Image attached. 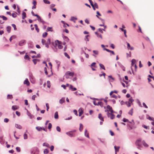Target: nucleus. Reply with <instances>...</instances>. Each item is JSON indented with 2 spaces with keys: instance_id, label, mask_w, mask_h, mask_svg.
Returning a JSON list of instances; mask_svg holds the SVG:
<instances>
[{
  "instance_id": "obj_60",
  "label": "nucleus",
  "mask_w": 154,
  "mask_h": 154,
  "mask_svg": "<svg viewBox=\"0 0 154 154\" xmlns=\"http://www.w3.org/2000/svg\"><path fill=\"white\" fill-rule=\"evenodd\" d=\"M36 97V96L35 95H33L32 97V99L34 100H35Z\"/></svg>"
},
{
  "instance_id": "obj_15",
  "label": "nucleus",
  "mask_w": 154,
  "mask_h": 154,
  "mask_svg": "<svg viewBox=\"0 0 154 154\" xmlns=\"http://www.w3.org/2000/svg\"><path fill=\"white\" fill-rule=\"evenodd\" d=\"M120 147L119 146H114V148L115 150V152L116 153L117 152H118L119 151V149H120Z\"/></svg>"
},
{
  "instance_id": "obj_43",
  "label": "nucleus",
  "mask_w": 154,
  "mask_h": 154,
  "mask_svg": "<svg viewBox=\"0 0 154 154\" xmlns=\"http://www.w3.org/2000/svg\"><path fill=\"white\" fill-rule=\"evenodd\" d=\"M64 54L65 56L66 57H67L69 59L70 58V57L66 52H65L64 53Z\"/></svg>"
},
{
  "instance_id": "obj_50",
  "label": "nucleus",
  "mask_w": 154,
  "mask_h": 154,
  "mask_svg": "<svg viewBox=\"0 0 154 154\" xmlns=\"http://www.w3.org/2000/svg\"><path fill=\"white\" fill-rule=\"evenodd\" d=\"M12 26L14 28V30H16L17 29L16 26L14 24H12Z\"/></svg>"
},
{
  "instance_id": "obj_29",
  "label": "nucleus",
  "mask_w": 154,
  "mask_h": 154,
  "mask_svg": "<svg viewBox=\"0 0 154 154\" xmlns=\"http://www.w3.org/2000/svg\"><path fill=\"white\" fill-rule=\"evenodd\" d=\"M83 128V125L82 124H80V128H79V130L80 131H82Z\"/></svg>"
},
{
  "instance_id": "obj_56",
  "label": "nucleus",
  "mask_w": 154,
  "mask_h": 154,
  "mask_svg": "<svg viewBox=\"0 0 154 154\" xmlns=\"http://www.w3.org/2000/svg\"><path fill=\"white\" fill-rule=\"evenodd\" d=\"M134 100H133L132 98H130L129 99V101L130 102V103H131L133 102Z\"/></svg>"
},
{
  "instance_id": "obj_22",
  "label": "nucleus",
  "mask_w": 154,
  "mask_h": 154,
  "mask_svg": "<svg viewBox=\"0 0 154 154\" xmlns=\"http://www.w3.org/2000/svg\"><path fill=\"white\" fill-rule=\"evenodd\" d=\"M79 116H80L83 113V111L82 109H79Z\"/></svg>"
},
{
  "instance_id": "obj_35",
  "label": "nucleus",
  "mask_w": 154,
  "mask_h": 154,
  "mask_svg": "<svg viewBox=\"0 0 154 154\" xmlns=\"http://www.w3.org/2000/svg\"><path fill=\"white\" fill-rule=\"evenodd\" d=\"M48 33L46 32H45L42 34V36L44 38L47 35Z\"/></svg>"
},
{
  "instance_id": "obj_32",
  "label": "nucleus",
  "mask_w": 154,
  "mask_h": 154,
  "mask_svg": "<svg viewBox=\"0 0 154 154\" xmlns=\"http://www.w3.org/2000/svg\"><path fill=\"white\" fill-rule=\"evenodd\" d=\"M8 32L9 33L11 30V27L10 26H8L7 27Z\"/></svg>"
},
{
  "instance_id": "obj_9",
  "label": "nucleus",
  "mask_w": 154,
  "mask_h": 154,
  "mask_svg": "<svg viewBox=\"0 0 154 154\" xmlns=\"http://www.w3.org/2000/svg\"><path fill=\"white\" fill-rule=\"evenodd\" d=\"M98 118L101 121H102V122L104 121L103 118L101 113L99 114Z\"/></svg>"
},
{
  "instance_id": "obj_63",
  "label": "nucleus",
  "mask_w": 154,
  "mask_h": 154,
  "mask_svg": "<svg viewBox=\"0 0 154 154\" xmlns=\"http://www.w3.org/2000/svg\"><path fill=\"white\" fill-rule=\"evenodd\" d=\"M93 52L96 54H98V51H97L94 50L93 51Z\"/></svg>"
},
{
  "instance_id": "obj_5",
  "label": "nucleus",
  "mask_w": 154,
  "mask_h": 154,
  "mask_svg": "<svg viewBox=\"0 0 154 154\" xmlns=\"http://www.w3.org/2000/svg\"><path fill=\"white\" fill-rule=\"evenodd\" d=\"M106 108L109 112H110L111 113L113 112V110L112 107L109 105H107L106 106Z\"/></svg>"
},
{
  "instance_id": "obj_44",
  "label": "nucleus",
  "mask_w": 154,
  "mask_h": 154,
  "mask_svg": "<svg viewBox=\"0 0 154 154\" xmlns=\"http://www.w3.org/2000/svg\"><path fill=\"white\" fill-rule=\"evenodd\" d=\"M133 109H132L129 111V112H128V113L129 114H130L132 116L133 114Z\"/></svg>"
},
{
  "instance_id": "obj_12",
  "label": "nucleus",
  "mask_w": 154,
  "mask_h": 154,
  "mask_svg": "<svg viewBox=\"0 0 154 154\" xmlns=\"http://www.w3.org/2000/svg\"><path fill=\"white\" fill-rule=\"evenodd\" d=\"M136 63V60L134 59H133L131 60V66H134Z\"/></svg>"
},
{
  "instance_id": "obj_48",
  "label": "nucleus",
  "mask_w": 154,
  "mask_h": 154,
  "mask_svg": "<svg viewBox=\"0 0 154 154\" xmlns=\"http://www.w3.org/2000/svg\"><path fill=\"white\" fill-rule=\"evenodd\" d=\"M143 145L146 147H147L148 146V145L146 144L145 142L143 141Z\"/></svg>"
},
{
  "instance_id": "obj_49",
  "label": "nucleus",
  "mask_w": 154,
  "mask_h": 154,
  "mask_svg": "<svg viewBox=\"0 0 154 154\" xmlns=\"http://www.w3.org/2000/svg\"><path fill=\"white\" fill-rule=\"evenodd\" d=\"M103 30L105 31V30L103 29H101V28H99L98 29V31L102 33H103Z\"/></svg>"
},
{
  "instance_id": "obj_16",
  "label": "nucleus",
  "mask_w": 154,
  "mask_h": 154,
  "mask_svg": "<svg viewBox=\"0 0 154 154\" xmlns=\"http://www.w3.org/2000/svg\"><path fill=\"white\" fill-rule=\"evenodd\" d=\"M65 101V99L64 98H62L59 101L60 103L62 104L63 103H64Z\"/></svg>"
},
{
  "instance_id": "obj_17",
  "label": "nucleus",
  "mask_w": 154,
  "mask_h": 154,
  "mask_svg": "<svg viewBox=\"0 0 154 154\" xmlns=\"http://www.w3.org/2000/svg\"><path fill=\"white\" fill-rule=\"evenodd\" d=\"M53 31L52 27H48L46 31L47 32L51 31L52 32Z\"/></svg>"
},
{
  "instance_id": "obj_25",
  "label": "nucleus",
  "mask_w": 154,
  "mask_h": 154,
  "mask_svg": "<svg viewBox=\"0 0 154 154\" xmlns=\"http://www.w3.org/2000/svg\"><path fill=\"white\" fill-rule=\"evenodd\" d=\"M34 26L35 27V30H36L37 32H39V29L37 25L36 24H35Z\"/></svg>"
},
{
  "instance_id": "obj_7",
  "label": "nucleus",
  "mask_w": 154,
  "mask_h": 154,
  "mask_svg": "<svg viewBox=\"0 0 154 154\" xmlns=\"http://www.w3.org/2000/svg\"><path fill=\"white\" fill-rule=\"evenodd\" d=\"M66 134L71 137H74L75 136V134L72 131L66 132Z\"/></svg>"
},
{
  "instance_id": "obj_47",
  "label": "nucleus",
  "mask_w": 154,
  "mask_h": 154,
  "mask_svg": "<svg viewBox=\"0 0 154 154\" xmlns=\"http://www.w3.org/2000/svg\"><path fill=\"white\" fill-rule=\"evenodd\" d=\"M94 7L96 8H98V6L97 4L96 3H95L94 4Z\"/></svg>"
},
{
  "instance_id": "obj_51",
  "label": "nucleus",
  "mask_w": 154,
  "mask_h": 154,
  "mask_svg": "<svg viewBox=\"0 0 154 154\" xmlns=\"http://www.w3.org/2000/svg\"><path fill=\"white\" fill-rule=\"evenodd\" d=\"M16 149L17 150V151L18 152H20V148L18 147H17L16 148Z\"/></svg>"
},
{
  "instance_id": "obj_33",
  "label": "nucleus",
  "mask_w": 154,
  "mask_h": 154,
  "mask_svg": "<svg viewBox=\"0 0 154 154\" xmlns=\"http://www.w3.org/2000/svg\"><path fill=\"white\" fill-rule=\"evenodd\" d=\"M126 104L128 106V107H130L131 106V104L130 102H125Z\"/></svg>"
},
{
  "instance_id": "obj_10",
  "label": "nucleus",
  "mask_w": 154,
  "mask_h": 154,
  "mask_svg": "<svg viewBox=\"0 0 154 154\" xmlns=\"http://www.w3.org/2000/svg\"><path fill=\"white\" fill-rule=\"evenodd\" d=\"M25 42V40H22L20 41L19 43V45L20 46H23V45L24 44V43Z\"/></svg>"
},
{
  "instance_id": "obj_53",
  "label": "nucleus",
  "mask_w": 154,
  "mask_h": 154,
  "mask_svg": "<svg viewBox=\"0 0 154 154\" xmlns=\"http://www.w3.org/2000/svg\"><path fill=\"white\" fill-rule=\"evenodd\" d=\"M24 138L25 139H27V135L26 134H24L23 135Z\"/></svg>"
},
{
  "instance_id": "obj_46",
  "label": "nucleus",
  "mask_w": 154,
  "mask_h": 154,
  "mask_svg": "<svg viewBox=\"0 0 154 154\" xmlns=\"http://www.w3.org/2000/svg\"><path fill=\"white\" fill-rule=\"evenodd\" d=\"M56 129L57 131L59 132H60L61 131V129L60 127L59 126H57L56 127Z\"/></svg>"
},
{
  "instance_id": "obj_1",
  "label": "nucleus",
  "mask_w": 154,
  "mask_h": 154,
  "mask_svg": "<svg viewBox=\"0 0 154 154\" xmlns=\"http://www.w3.org/2000/svg\"><path fill=\"white\" fill-rule=\"evenodd\" d=\"M74 75L73 72L68 71L65 73L64 76L67 79H71L73 76Z\"/></svg>"
},
{
  "instance_id": "obj_14",
  "label": "nucleus",
  "mask_w": 154,
  "mask_h": 154,
  "mask_svg": "<svg viewBox=\"0 0 154 154\" xmlns=\"http://www.w3.org/2000/svg\"><path fill=\"white\" fill-rule=\"evenodd\" d=\"M69 89H71L72 91H75L77 90L76 88H73V86L72 85H70Z\"/></svg>"
},
{
  "instance_id": "obj_52",
  "label": "nucleus",
  "mask_w": 154,
  "mask_h": 154,
  "mask_svg": "<svg viewBox=\"0 0 154 154\" xmlns=\"http://www.w3.org/2000/svg\"><path fill=\"white\" fill-rule=\"evenodd\" d=\"M52 127V125L51 123H49L48 124V128L49 129H50Z\"/></svg>"
},
{
  "instance_id": "obj_59",
  "label": "nucleus",
  "mask_w": 154,
  "mask_h": 154,
  "mask_svg": "<svg viewBox=\"0 0 154 154\" xmlns=\"http://www.w3.org/2000/svg\"><path fill=\"white\" fill-rule=\"evenodd\" d=\"M4 121L5 122H8L9 121V119H8L5 118L4 119Z\"/></svg>"
},
{
  "instance_id": "obj_3",
  "label": "nucleus",
  "mask_w": 154,
  "mask_h": 154,
  "mask_svg": "<svg viewBox=\"0 0 154 154\" xmlns=\"http://www.w3.org/2000/svg\"><path fill=\"white\" fill-rule=\"evenodd\" d=\"M56 45L57 46L58 48L61 49L63 48V46L61 45V42L58 40H57V41L55 42Z\"/></svg>"
},
{
  "instance_id": "obj_18",
  "label": "nucleus",
  "mask_w": 154,
  "mask_h": 154,
  "mask_svg": "<svg viewBox=\"0 0 154 154\" xmlns=\"http://www.w3.org/2000/svg\"><path fill=\"white\" fill-rule=\"evenodd\" d=\"M26 13L24 12H23L22 13V18L23 19H24L26 17Z\"/></svg>"
},
{
  "instance_id": "obj_42",
  "label": "nucleus",
  "mask_w": 154,
  "mask_h": 154,
  "mask_svg": "<svg viewBox=\"0 0 154 154\" xmlns=\"http://www.w3.org/2000/svg\"><path fill=\"white\" fill-rule=\"evenodd\" d=\"M47 67L46 66V67H45L44 68L45 72V74H46V75H47L48 74V72H47Z\"/></svg>"
},
{
  "instance_id": "obj_40",
  "label": "nucleus",
  "mask_w": 154,
  "mask_h": 154,
  "mask_svg": "<svg viewBox=\"0 0 154 154\" xmlns=\"http://www.w3.org/2000/svg\"><path fill=\"white\" fill-rule=\"evenodd\" d=\"M17 14L16 13H14L12 14V16L13 17H17Z\"/></svg>"
},
{
  "instance_id": "obj_45",
  "label": "nucleus",
  "mask_w": 154,
  "mask_h": 154,
  "mask_svg": "<svg viewBox=\"0 0 154 154\" xmlns=\"http://www.w3.org/2000/svg\"><path fill=\"white\" fill-rule=\"evenodd\" d=\"M46 106L47 107V110L48 111L49 108V104L48 103H46Z\"/></svg>"
},
{
  "instance_id": "obj_34",
  "label": "nucleus",
  "mask_w": 154,
  "mask_h": 154,
  "mask_svg": "<svg viewBox=\"0 0 154 154\" xmlns=\"http://www.w3.org/2000/svg\"><path fill=\"white\" fill-rule=\"evenodd\" d=\"M64 40L66 42H68L69 41V38L66 36H64Z\"/></svg>"
},
{
  "instance_id": "obj_31",
  "label": "nucleus",
  "mask_w": 154,
  "mask_h": 154,
  "mask_svg": "<svg viewBox=\"0 0 154 154\" xmlns=\"http://www.w3.org/2000/svg\"><path fill=\"white\" fill-rule=\"evenodd\" d=\"M13 98V96L12 95L8 94L7 96L8 99H11Z\"/></svg>"
},
{
  "instance_id": "obj_61",
  "label": "nucleus",
  "mask_w": 154,
  "mask_h": 154,
  "mask_svg": "<svg viewBox=\"0 0 154 154\" xmlns=\"http://www.w3.org/2000/svg\"><path fill=\"white\" fill-rule=\"evenodd\" d=\"M73 112L75 115L77 116V111L76 110H73Z\"/></svg>"
},
{
  "instance_id": "obj_41",
  "label": "nucleus",
  "mask_w": 154,
  "mask_h": 154,
  "mask_svg": "<svg viewBox=\"0 0 154 154\" xmlns=\"http://www.w3.org/2000/svg\"><path fill=\"white\" fill-rule=\"evenodd\" d=\"M47 86L48 88H50L51 86L50 83L49 81H48L47 82Z\"/></svg>"
},
{
  "instance_id": "obj_4",
  "label": "nucleus",
  "mask_w": 154,
  "mask_h": 154,
  "mask_svg": "<svg viewBox=\"0 0 154 154\" xmlns=\"http://www.w3.org/2000/svg\"><path fill=\"white\" fill-rule=\"evenodd\" d=\"M94 104L95 105H100L101 106L103 105L102 102L101 101H98L97 103L96 101H94Z\"/></svg>"
},
{
  "instance_id": "obj_6",
  "label": "nucleus",
  "mask_w": 154,
  "mask_h": 154,
  "mask_svg": "<svg viewBox=\"0 0 154 154\" xmlns=\"http://www.w3.org/2000/svg\"><path fill=\"white\" fill-rule=\"evenodd\" d=\"M30 80L33 83H34L35 82V79L32 75H30Z\"/></svg>"
},
{
  "instance_id": "obj_57",
  "label": "nucleus",
  "mask_w": 154,
  "mask_h": 154,
  "mask_svg": "<svg viewBox=\"0 0 154 154\" xmlns=\"http://www.w3.org/2000/svg\"><path fill=\"white\" fill-rule=\"evenodd\" d=\"M109 132H110V134L111 136H113L114 135V134L113 132L112 131H111V130H110Z\"/></svg>"
},
{
  "instance_id": "obj_28",
  "label": "nucleus",
  "mask_w": 154,
  "mask_h": 154,
  "mask_svg": "<svg viewBox=\"0 0 154 154\" xmlns=\"http://www.w3.org/2000/svg\"><path fill=\"white\" fill-rule=\"evenodd\" d=\"M95 34L97 35L98 37H100L101 39H102V35L101 34H99L97 32H95Z\"/></svg>"
},
{
  "instance_id": "obj_23",
  "label": "nucleus",
  "mask_w": 154,
  "mask_h": 154,
  "mask_svg": "<svg viewBox=\"0 0 154 154\" xmlns=\"http://www.w3.org/2000/svg\"><path fill=\"white\" fill-rule=\"evenodd\" d=\"M140 141L141 140H138L136 141V143L137 146H140V144L139 143V142H140Z\"/></svg>"
},
{
  "instance_id": "obj_36",
  "label": "nucleus",
  "mask_w": 154,
  "mask_h": 154,
  "mask_svg": "<svg viewBox=\"0 0 154 154\" xmlns=\"http://www.w3.org/2000/svg\"><path fill=\"white\" fill-rule=\"evenodd\" d=\"M24 58L25 59H28V60H29L30 59L29 56L27 54H26L25 55Z\"/></svg>"
},
{
  "instance_id": "obj_24",
  "label": "nucleus",
  "mask_w": 154,
  "mask_h": 154,
  "mask_svg": "<svg viewBox=\"0 0 154 154\" xmlns=\"http://www.w3.org/2000/svg\"><path fill=\"white\" fill-rule=\"evenodd\" d=\"M85 136L88 137H89L88 133L87 132V130H85Z\"/></svg>"
},
{
  "instance_id": "obj_19",
  "label": "nucleus",
  "mask_w": 154,
  "mask_h": 154,
  "mask_svg": "<svg viewBox=\"0 0 154 154\" xmlns=\"http://www.w3.org/2000/svg\"><path fill=\"white\" fill-rule=\"evenodd\" d=\"M18 107L17 106H13L12 107V109L14 110H16L18 108Z\"/></svg>"
},
{
  "instance_id": "obj_55",
  "label": "nucleus",
  "mask_w": 154,
  "mask_h": 154,
  "mask_svg": "<svg viewBox=\"0 0 154 154\" xmlns=\"http://www.w3.org/2000/svg\"><path fill=\"white\" fill-rule=\"evenodd\" d=\"M16 113L18 116H20V113L17 111H16Z\"/></svg>"
},
{
  "instance_id": "obj_26",
  "label": "nucleus",
  "mask_w": 154,
  "mask_h": 154,
  "mask_svg": "<svg viewBox=\"0 0 154 154\" xmlns=\"http://www.w3.org/2000/svg\"><path fill=\"white\" fill-rule=\"evenodd\" d=\"M0 17L2 18L4 20H6L7 19V18L4 16H0Z\"/></svg>"
},
{
  "instance_id": "obj_54",
  "label": "nucleus",
  "mask_w": 154,
  "mask_h": 154,
  "mask_svg": "<svg viewBox=\"0 0 154 154\" xmlns=\"http://www.w3.org/2000/svg\"><path fill=\"white\" fill-rule=\"evenodd\" d=\"M37 61H38V60L37 59L33 60V61L35 64L36 63Z\"/></svg>"
},
{
  "instance_id": "obj_11",
  "label": "nucleus",
  "mask_w": 154,
  "mask_h": 154,
  "mask_svg": "<svg viewBox=\"0 0 154 154\" xmlns=\"http://www.w3.org/2000/svg\"><path fill=\"white\" fill-rule=\"evenodd\" d=\"M127 48L128 49H129L131 50H133L134 49V48L133 47H131L130 44L128 43H127Z\"/></svg>"
},
{
  "instance_id": "obj_58",
  "label": "nucleus",
  "mask_w": 154,
  "mask_h": 154,
  "mask_svg": "<svg viewBox=\"0 0 154 154\" xmlns=\"http://www.w3.org/2000/svg\"><path fill=\"white\" fill-rule=\"evenodd\" d=\"M95 64H96L95 63H93L91 65V66H94V67H96V66H95Z\"/></svg>"
},
{
  "instance_id": "obj_38",
  "label": "nucleus",
  "mask_w": 154,
  "mask_h": 154,
  "mask_svg": "<svg viewBox=\"0 0 154 154\" xmlns=\"http://www.w3.org/2000/svg\"><path fill=\"white\" fill-rule=\"evenodd\" d=\"M44 153L45 154H47L49 152V151L47 149H45L44 151Z\"/></svg>"
},
{
  "instance_id": "obj_20",
  "label": "nucleus",
  "mask_w": 154,
  "mask_h": 154,
  "mask_svg": "<svg viewBox=\"0 0 154 154\" xmlns=\"http://www.w3.org/2000/svg\"><path fill=\"white\" fill-rule=\"evenodd\" d=\"M15 126L16 128L19 129H21L22 128V126L20 125L17 124H15Z\"/></svg>"
},
{
  "instance_id": "obj_62",
  "label": "nucleus",
  "mask_w": 154,
  "mask_h": 154,
  "mask_svg": "<svg viewBox=\"0 0 154 154\" xmlns=\"http://www.w3.org/2000/svg\"><path fill=\"white\" fill-rule=\"evenodd\" d=\"M88 0L90 2L91 6H93L92 5H94V4H93V2H92V1L91 0Z\"/></svg>"
},
{
  "instance_id": "obj_39",
  "label": "nucleus",
  "mask_w": 154,
  "mask_h": 154,
  "mask_svg": "<svg viewBox=\"0 0 154 154\" xmlns=\"http://www.w3.org/2000/svg\"><path fill=\"white\" fill-rule=\"evenodd\" d=\"M44 2L46 4H50V2L48 0H43Z\"/></svg>"
},
{
  "instance_id": "obj_64",
  "label": "nucleus",
  "mask_w": 154,
  "mask_h": 154,
  "mask_svg": "<svg viewBox=\"0 0 154 154\" xmlns=\"http://www.w3.org/2000/svg\"><path fill=\"white\" fill-rule=\"evenodd\" d=\"M112 97L113 98H115V99H117V96H116L115 94H113L112 96Z\"/></svg>"
},
{
  "instance_id": "obj_27",
  "label": "nucleus",
  "mask_w": 154,
  "mask_h": 154,
  "mask_svg": "<svg viewBox=\"0 0 154 154\" xmlns=\"http://www.w3.org/2000/svg\"><path fill=\"white\" fill-rule=\"evenodd\" d=\"M36 129L39 131H41L42 130V128L39 127H36Z\"/></svg>"
},
{
  "instance_id": "obj_2",
  "label": "nucleus",
  "mask_w": 154,
  "mask_h": 154,
  "mask_svg": "<svg viewBox=\"0 0 154 154\" xmlns=\"http://www.w3.org/2000/svg\"><path fill=\"white\" fill-rule=\"evenodd\" d=\"M45 40L43 39H42V43L43 45H45V47L47 48H49V45L51 43L50 39L49 38L48 39L47 41L46 42Z\"/></svg>"
},
{
  "instance_id": "obj_37",
  "label": "nucleus",
  "mask_w": 154,
  "mask_h": 154,
  "mask_svg": "<svg viewBox=\"0 0 154 154\" xmlns=\"http://www.w3.org/2000/svg\"><path fill=\"white\" fill-rule=\"evenodd\" d=\"M89 36V35H87L85 36V41H89V39L88 38V37Z\"/></svg>"
},
{
  "instance_id": "obj_21",
  "label": "nucleus",
  "mask_w": 154,
  "mask_h": 154,
  "mask_svg": "<svg viewBox=\"0 0 154 154\" xmlns=\"http://www.w3.org/2000/svg\"><path fill=\"white\" fill-rule=\"evenodd\" d=\"M54 118L55 119H58V115L57 112H56L55 113Z\"/></svg>"
},
{
  "instance_id": "obj_13",
  "label": "nucleus",
  "mask_w": 154,
  "mask_h": 154,
  "mask_svg": "<svg viewBox=\"0 0 154 154\" xmlns=\"http://www.w3.org/2000/svg\"><path fill=\"white\" fill-rule=\"evenodd\" d=\"M113 112L110 113V117H109L111 119H113L115 117V116L113 114Z\"/></svg>"
},
{
  "instance_id": "obj_30",
  "label": "nucleus",
  "mask_w": 154,
  "mask_h": 154,
  "mask_svg": "<svg viewBox=\"0 0 154 154\" xmlns=\"http://www.w3.org/2000/svg\"><path fill=\"white\" fill-rule=\"evenodd\" d=\"M99 66L101 68L105 70V67L103 64L100 63L99 64Z\"/></svg>"
},
{
  "instance_id": "obj_8",
  "label": "nucleus",
  "mask_w": 154,
  "mask_h": 154,
  "mask_svg": "<svg viewBox=\"0 0 154 154\" xmlns=\"http://www.w3.org/2000/svg\"><path fill=\"white\" fill-rule=\"evenodd\" d=\"M23 83L24 84H26L27 86H28L30 85V83L28 79H26L24 82Z\"/></svg>"
}]
</instances>
